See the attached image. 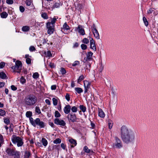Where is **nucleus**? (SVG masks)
<instances>
[{
  "mask_svg": "<svg viewBox=\"0 0 158 158\" xmlns=\"http://www.w3.org/2000/svg\"><path fill=\"white\" fill-rule=\"evenodd\" d=\"M121 137L124 143L127 144L133 143L135 139L136 133L125 125L120 129Z\"/></svg>",
  "mask_w": 158,
  "mask_h": 158,
  "instance_id": "obj_1",
  "label": "nucleus"
},
{
  "mask_svg": "<svg viewBox=\"0 0 158 158\" xmlns=\"http://www.w3.org/2000/svg\"><path fill=\"white\" fill-rule=\"evenodd\" d=\"M37 100V97L32 94L27 96L24 99L25 105L27 106H31L35 105Z\"/></svg>",
  "mask_w": 158,
  "mask_h": 158,
  "instance_id": "obj_2",
  "label": "nucleus"
},
{
  "mask_svg": "<svg viewBox=\"0 0 158 158\" xmlns=\"http://www.w3.org/2000/svg\"><path fill=\"white\" fill-rule=\"evenodd\" d=\"M93 53L91 51L88 52L86 54V57H85L83 60V62L86 65L85 69H88L89 68L91 67V61L93 60L92 55Z\"/></svg>",
  "mask_w": 158,
  "mask_h": 158,
  "instance_id": "obj_3",
  "label": "nucleus"
},
{
  "mask_svg": "<svg viewBox=\"0 0 158 158\" xmlns=\"http://www.w3.org/2000/svg\"><path fill=\"white\" fill-rule=\"evenodd\" d=\"M12 141L14 144L17 143V146L18 147L22 146L24 143L22 138L15 136H13V138L12 139Z\"/></svg>",
  "mask_w": 158,
  "mask_h": 158,
  "instance_id": "obj_4",
  "label": "nucleus"
},
{
  "mask_svg": "<svg viewBox=\"0 0 158 158\" xmlns=\"http://www.w3.org/2000/svg\"><path fill=\"white\" fill-rule=\"evenodd\" d=\"M115 141L113 147L117 149H120L123 148V143L121 140L117 137H114Z\"/></svg>",
  "mask_w": 158,
  "mask_h": 158,
  "instance_id": "obj_5",
  "label": "nucleus"
},
{
  "mask_svg": "<svg viewBox=\"0 0 158 158\" xmlns=\"http://www.w3.org/2000/svg\"><path fill=\"white\" fill-rule=\"evenodd\" d=\"M22 63L19 60H17L15 63V66L12 67L11 69L13 70L14 72L18 69H21L22 67Z\"/></svg>",
  "mask_w": 158,
  "mask_h": 158,
  "instance_id": "obj_6",
  "label": "nucleus"
},
{
  "mask_svg": "<svg viewBox=\"0 0 158 158\" xmlns=\"http://www.w3.org/2000/svg\"><path fill=\"white\" fill-rule=\"evenodd\" d=\"M67 118L69 122H77V120L78 119L77 118L76 115L72 113L69 114L68 115Z\"/></svg>",
  "mask_w": 158,
  "mask_h": 158,
  "instance_id": "obj_7",
  "label": "nucleus"
},
{
  "mask_svg": "<svg viewBox=\"0 0 158 158\" xmlns=\"http://www.w3.org/2000/svg\"><path fill=\"white\" fill-rule=\"evenodd\" d=\"M92 30L95 38L98 40L100 39V36L98 32L96 29V26L94 24H93L91 27Z\"/></svg>",
  "mask_w": 158,
  "mask_h": 158,
  "instance_id": "obj_8",
  "label": "nucleus"
},
{
  "mask_svg": "<svg viewBox=\"0 0 158 158\" xmlns=\"http://www.w3.org/2000/svg\"><path fill=\"white\" fill-rule=\"evenodd\" d=\"M91 83L87 80L84 81V86L85 88L84 93H86L87 92L88 89L90 88Z\"/></svg>",
  "mask_w": 158,
  "mask_h": 158,
  "instance_id": "obj_9",
  "label": "nucleus"
},
{
  "mask_svg": "<svg viewBox=\"0 0 158 158\" xmlns=\"http://www.w3.org/2000/svg\"><path fill=\"white\" fill-rule=\"evenodd\" d=\"M54 123L61 126H64L65 124V122L63 120L60 119L58 118H56L55 119L54 121Z\"/></svg>",
  "mask_w": 158,
  "mask_h": 158,
  "instance_id": "obj_10",
  "label": "nucleus"
},
{
  "mask_svg": "<svg viewBox=\"0 0 158 158\" xmlns=\"http://www.w3.org/2000/svg\"><path fill=\"white\" fill-rule=\"evenodd\" d=\"M75 30L77 31L81 35H83L85 34L84 29L81 25H79L78 27L76 28Z\"/></svg>",
  "mask_w": 158,
  "mask_h": 158,
  "instance_id": "obj_11",
  "label": "nucleus"
},
{
  "mask_svg": "<svg viewBox=\"0 0 158 158\" xmlns=\"http://www.w3.org/2000/svg\"><path fill=\"white\" fill-rule=\"evenodd\" d=\"M90 48L95 51L96 50V47L94 41L92 38H91V39H90Z\"/></svg>",
  "mask_w": 158,
  "mask_h": 158,
  "instance_id": "obj_12",
  "label": "nucleus"
},
{
  "mask_svg": "<svg viewBox=\"0 0 158 158\" xmlns=\"http://www.w3.org/2000/svg\"><path fill=\"white\" fill-rule=\"evenodd\" d=\"M16 151L15 149L8 148L6 149V152L9 156H13Z\"/></svg>",
  "mask_w": 158,
  "mask_h": 158,
  "instance_id": "obj_13",
  "label": "nucleus"
},
{
  "mask_svg": "<svg viewBox=\"0 0 158 158\" xmlns=\"http://www.w3.org/2000/svg\"><path fill=\"white\" fill-rule=\"evenodd\" d=\"M39 119V118H37L35 119L34 120L33 118H30V123L34 127H35L37 125Z\"/></svg>",
  "mask_w": 158,
  "mask_h": 158,
  "instance_id": "obj_14",
  "label": "nucleus"
},
{
  "mask_svg": "<svg viewBox=\"0 0 158 158\" xmlns=\"http://www.w3.org/2000/svg\"><path fill=\"white\" fill-rule=\"evenodd\" d=\"M98 115L100 117L102 118H104L105 116V114L102 110L99 108H98Z\"/></svg>",
  "mask_w": 158,
  "mask_h": 158,
  "instance_id": "obj_15",
  "label": "nucleus"
},
{
  "mask_svg": "<svg viewBox=\"0 0 158 158\" xmlns=\"http://www.w3.org/2000/svg\"><path fill=\"white\" fill-rule=\"evenodd\" d=\"M71 106L69 105L66 106L64 108V112L65 114H68L70 111Z\"/></svg>",
  "mask_w": 158,
  "mask_h": 158,
  "instance_id": "obj_16",
  "label": "nucleus"
},
{
  "mask_svg": "<svg viewBox=\"0 0 158 158\" xmlns=\"http://www.w3.org/2000/svg\"><path fill=\"white\" fill-rule=\"evenodd\" d=\"M37 126H39L40 128H44L45 126L44 122L41 121L40 118L39 119L38 122Z\"/></svg>",
  "mask_w": 158,
  "mask_h": 158,
  "instance_id": "obj_17",
  "label": "nucleus"
},
{
  "mask_svg": "<svg viewBox=\"0 0 158 158\" xmlns=\"http://www.w3.org/2000/svg\"><path fill=\"white\" fill-rule=\"evenodd\" d=\"M83 150L85 152L87 153H94L93 151L92 150L89 149L86 146H85L84 147Z\"/></svg>",
  "mask_w": 158,
  "mask_h": 158,
  "instance_id": "obj_18",
  "label": "nucleus"
},
{
  "mask_svg": "<svg viewBox=\"0 0 158 158\" xmlns=\"http://www.w3.org/2000/svg\"><path fill=\"white\" fill-rule=\"evenodd\" d=\"M69 142L72 144L71 147H73L76 145L77 143L76 140L73 139H71L69 140Z\"/></svg>",
  "mask_w": 158,
  "mask_h": 158,
  "instance_id": "obj_19",
  "label": "nucleus"
},
{
  "mask_svg": "<svg viewBox=\"0 0 158 158\" xmlns=\"http://www.w3.org/2000/svg\"><path fill=\"white\" fill-rule=\"evenodd\" d=\"M70 28V27L67 25V23L65 22L63 24L62 27L61 28V30L67 31L69 30Z\"/></svg>",
  "mask_w": 158,
  "mask_h": 158,
  "instance_id": "obj_20",
  "label": "nucleus"
},
{
  "mask_svg": "<svg viewBox=\"0 0 158 158\" xmlns=\"http://www.w3.org/2000/svg\"><path fill=\"white\" fill-rule=\"evenodd\" d=\"M20 152L16 150L12 156H14V158H20Z\"/></svg>",
  "mask_w": 158,
  "mask_h": 158,
  "instance_id": "obj_21",
  "label": "nucleus"
},
{
  "mask_svg": "<svg viewBox=\"0 0 158 158\" xmlns=\"http://www.w3.org/2000/svg\"><path fill=\"white\" fill-rule=\"evenodd\" d=\"M62 5V3L61 2H56L52 6V8H58L60 6Z\"/></svg>",
  "mask_w": 158,
  "mask_h": 158,
  "instance_id": "obj_22",
  "label": "nucleus"
},
{
  "mask_svg": "<svg viewBox=\"0 0 158 158\" xmlns=\"http://www.w3.org/2000/svg\"><path fill=\"white\" fill-rule=\"evenodd\" d=\"M46 27L47 28H54L55 25L52 24L50 22H48L46 23Z\"/></svg>",
  "mask_w": 158,
  "mask_h": 158,
  "instance_id": "obj_23",
  "label": "nucleus"
},
{
  "mask_svg": "<svg viewBox=\"0 0 158 158\" xmlns=\"http://www.w3.org/2000/svg\"><path fill=\"white\" fill-rule=\"evenodd\" d=\"M1 17L2 18H6L8 16V14L6 12H3L0 14Z\"/></svg>",
  "mask_w": 158,
  "mask_h": 158,
  "instance_id": "obj_24",
  "label": "nucleus"
},
{
  "mask_svg": "<svg viewBox=\"0 0 158 158\" xmlns=\"http://www.w3.org/2000/svg\"><path fill=\"white\" fill-rule=\"evenodd\" d=\"M32 112L31 111H27L26 114V115L27 117L29 118L30 121V118H32L31 117L32 116Z\"/></svg>",
  "mask_w": 158,
  "mask_h": 158,
  "instance_id": "obj_25",
  "label": "nucleus"
},
{
  "mask_svg": "<svg viewBox=\"0 0 158 158\" xmlns=\"http://www.w3.org/2000/svg\"><path fill=\"white\" fill-rule=\"evenodd\" d=\"M41 16L44 19H48V15L46 13L42 12L41 14Z\"/></svg>",
  "mask_w": 158,
  "mask_h": 158,
  "instance_id": "obj_26",
  "label": "nucleus"
},
{
  "mask_svg": "<svg viewBox=\"0 0 158 158\" xmlns=\"http://www.w3.org/2000/svg\"><path fill=\"white\" fill-rule=\"evenodd\" d=\"M22 30L23 31L27 32L29 30L30 27L28 26H24L22 27Z\"/></svg>",
  "mask_w": 158,
  "mask_h": 158,
  "instance_id": "obj_27",
  "label": "nucleus"
},
{
  "mask_svg": "<svg viewBox=\"0 0 158 158\" xmlns=\"http://www.w3.org/2000/svg\"><path fill=\"white\" fill-rule=\"evenodd\" d=\"M75 90L78 94H80L83 92V89L81 88H75Z\"/></svg>",
  "mask_w": 158,
  "mask_h": 158,
  "instance_id": "obj_28",
  "label": "nucleus"
},
{
  "mask_svg": "<svg viewBox=\"0 0 158 158\" xmlns=\"http://www.w3.org/2000/svg\"><path fill=\"white\" fill-rule=\"evenodd\" d=\"M42 142L44 146H46L48 144L47 140L44 138H43L42 139Z\"/></svg>",
  "mask_w": 158,
  "mask_h": 158,
  "instance_id": "obj_29",
  "label": "nucleus"
},
{
  "mask_svg": "<svg viewBox=\"0 0 158 158\" xmlns=\"http://www.w3.org/2000/svg\"><path fill=\"white\" fill-rule=\"evenodd\" d=\"M31 155L30 152L29 151H26L24 155V158H29Z\"/></svg>",
  "mask_w": 158,
  "mask_h": 158,
  "instance_id": "obj_30",
  "label": "nucleus"
},
{
  "mask_svg": "<svg viewBox=\"0 0 158 158\" xmlns=\"http://www.w3.org/2000/svg\"><path fill=\"white\" fill-rule=\"evenodd\" d=\"M47 28L48 29L47 31L49 35L52 34L54 31V28Z\"/></svg>",
  "mask_w": 158,
  "mask_h": 158,
  "instance_id": "obj_31",
  "label": "nucleus"
},
{
  "mask_svg": "<svg viewBox=\"0 0 158 158\" xmlns=\"http://www.w3.org/2000/svg\"><path fill=\"white\" fill-rule=\"evenodd\" d=\"M80 109L83 112H85L86 110V107L83 105H81L79 106Z\"/></svg>",
  "mask_w": 158,
  "mask_h": 158,
  "instance_id": "obj_32",
  "label": "nucleus"
},
{
  "mask_svg": "<svg viewBox=\"0 0 158 158\" xmlns=\"http://www.w3.org/2000/svg\"><path fill=\"white\" fill-rule=\"evenodd\" d=\"M6 77V75L5 73L3 72L0 73V77L2 79H4Z\"/></svg>",
  "mask_w": 158,
  "mask_h": 158,
  "instance_id": "obj_33",
  "label": "nucleus"
},
{
  "mask_svg": "<svg viewBox=\"0 0 158 158\" xmlns=\"http://www.w3.org/2000/svg\"><path fill=\"white\" fill-rule=\"evenodd\" d=\"M154 12H155V9L154 8H150L147 11V14L149 15Z\"/></svg>",
  "mask_w": 158,
  "mask_h": 158,
  "instance_id": "obj_34",
  "label": "nucleus"
},
{
  "mask_svg": "<svg viewBox=\"0 0 158 158\" xmlns=\"http://www.w3.org/2000/svg\"><path fill=\"white\" fill-rule=\"evenodd\" d=\"M35 112L38 114H40L41 113V110L39 106H36L35 107Z\"/></svg>",
  "mask_w": 158,
  "mask_h": 158,
  "instance_id": "obj_35",
  "label": "nucleus"
},
{
  "mask_svg": "<svg viewBox=\"0 0 158 158\" xmlns=\"http://www.w3.org/2000/svg\"><path fill=\"white\" fill-rule=\"evenodd\" d=\"M143 19L145 26L147 27L148 25V23L147 19L145 17H143Z\"/></svg>",
  "mask_w": 158,
  "mask_h": 158,
  "instance_id": "obj_36",
  "label": "nucleus"
},
{
  "mask_svg": "<svg viewBox=\"0 0 158 158\" xmlns=\"http://www.w3.org/2000/svg\"><path fill=\"white\" fill-rule=\"evenodd\" d=\"M85 78V77L83 75H81L80 76L78 79L77 80V83H79L80 82H81L82 80H83Z\"/></svg>",
  "mask_w": 158,
  "mask_h": 158,
  "instance_id": "obj_37",
  "label": "nucleus"
},
{
  "mask_svg": "<svg viewBox=\"0 0 158 158\" xmlns=\"http://www.w3.org/2000/svg\"><path fill=\"white\" fill-rule=\"evenodd\" d=\"M52 100L53 105L55 106H56L57 104L58 103L57 100L55 98H52Z\"/></svg>",
  "mask_w": 158,
  "mask_h": 158,
  "instance_id": "obj_38",
  "label": "nucleus"
},
{
  "mask_svg": "<svg viewBox=\"0 0 158 158\" xmlns=\"http://www.w3.org/2000/svg\"><path fill=\"white\" fill-rule=\"evenodd\" d=\"M4 122L7 125H8L10 123V120L8 118H4Z\"/></svg>",
  "mask_w": 158,
  "mask_h": 158,
  "instance_id": "obj_39",
  "label": "nucleus"
},
{
  "mask_svg": "<svg viewBox=\"0 0 158 158\" xmlns=\"http://www.w3.org/2000/svg\"><path fill=\"white\" fill-rule=\"evenodd\" d=\"M113 125V123L112 121H109L108 126L109 128L110 129H111L112 128Z\"/></svg>",
  "mask_w": 158,
  "mask_h": 158,
  "instance_id": "obj_40",
  "label": "nucleus"
},
{
  "mask_svg": "<svg viewBox=\"0 0 158 158\" xmlns=\"http://www.w3.org/2000/svg\"><path fill=\"white\" fill-rule=\"evenodd\" d=\"M39 76V74L37 72H36V73H34L33 74V76H32L33 77L34 79L37 78H38Z\"/></svg>",
  "mask_w": 158,
  "mask_h": 158,
  "instance_id": "obj_41",
  "label": "nucleus"
},
{
  "mask_svg": "<svg viewBox=\"0 0 158 158\" xmlns=\"http://www.w3.org/2000/svg\"><path fill=\"white\" fill-rule=\"evenodd\" d=\"M82 42L84 44H88L89 43V41L88 39L85 38L82 40Z\"/></svg>",
  "mask_w": 158,
  "mask_h": 158,
  "instance_id": "obj_42",
  "label": "nucleus"
},
{
  "mask_svg": "<svg viewBox=\"0 0 158 158\" xmlns=\"http://www.w3.org/2000/svg\"><path fill=\"white\" fill-rule=\"evenodd\" d=\"M80 64V62L78 61H75L72 64V66L73 67H76L77 65H79Z\"/></svg>",
  "mask_w": 158,
  "mask_h": 158,
  "instance_id": "obj_43",
  "label": "nucleus"
},
{
  "mask_svg": "<svg viewBox=\"0 0 158 158\" xmlns=\"http://www.w3.org/2000/svg\"><path fill=\"white\" fill-rule=\"evenodd\" d=\"M56 20L57 19L55 17H54L52 19L51 22H50V23H52V24L53 25H55V23H56Z\"/></svg>",
  "mask_w": 158,
  "mask_h": 158,
  "instance_id": "obj_44",
  "label": "nucleus"
},
{
  "mask_svg": "<svg viewBox=\"0 0 158 158\" xmlns=\"http://www.w3.org/2000/svg\"><path fill=\"white\" fill-rule=\"evenodd\" d=\"M6 114V112L2 109H0V116H4Z\"/></svg>",
  "mask_w": 158,
  "mask_h": 158,
  "instance_id": "obj_45",
  "label": "nucleus"
},
{
  "mask_svg": "<svg viewBox=\"0 0 158 158\" xmlns=\"http://www.w3.org/2000/svg\"><path fill=\"white\" fill-rule=\"evenodd\" d=\"M61 142V140L59 138H57L53 141V143L56 144L60 143Z\"/></svg>",
  "mask_w": 158,
  "mask_h": 158,
  "instance_id": "obj_46",
  "label": "nucleus"
},
{
  "mask_svg": "<svg viewBox=\"0 0 158 158\" xmlns=\"http://www.w3.org/2000/svg\"><path fill=\"white\" fill-rule=\"evenodd\" d=\"M20 81L21 83L23 84L26 82V79L23 77V76H22L20 79Z\"/></svg>",
  "mask_w": 158,
  "mask_h": 158,
  "instance_id": "obj_47",
  "label": "nucleus"
},
{
  "mask_svg": "<svg viewBox=\"0 0 158 158\" xmlns=\"http://www.w3.org/2000/svg\"><path fill=\"white\" fill-rule=\"evenodd\" d=\"M61 116L60 114L58 111H56L55 113V116L56 118L60 117Z\"/></svg>",
  "mask_w": 158,
  "mask_h": 158,
  "instance_id": "obj_48",
  "label": "nucleus"
},
{
  "mask_svg": "<svg viewBox=\"0 0 158 158\" xmlns=\"http://www.w3.org/2000/svg\"><path fill=\"white\" fill-rule=\"evenodd\" d=\"M71 109L72 112L75 113L77 112V108L76 106H73L72 107Z\"/></svg>",
  "mask_w": 158,
  "mask_h": 158,
  "instance_id": "obj_49",
  "label": "nucleus"
},
{
  "mask_svg": "<svg viewBox=\"0 0 158 158\" xmlns=\"http://www.w3.org/2000/svg\"><path fill=\"white\" fill-rule=\"evenodd\" d=\"M60 72L62 75L65 74L66 72L65 69L63 68H61L60 70Z\"/></svg>",
  "mask_w": 158,
  "mask_h": 158,
  "instance_id": "obj_50",
  "label": "nucleus"
},
{
  "mask_svg": "<svg viewBox=\"0 0 158 158\" xmlns=\"http://www.w3.org/2000/svg\"><path fill=\"white\" fill-rule=\"evenodd\" d=\"M81 49L83 50H85L87 48V45L84 44H81Z\"/></svg>",
  "mask_w": 158,
  "mask_h": 158,
  "instance_id": "obj_51",
  "label": "nucleus"
},
{
  "mask_svg": "<svg viewBox=\"0 0 158 158\" xmlns=\"http://www.w3.org/2000/svg\"><path fill=\"white\" fill-rule=\"evenodd\" d=\"M60 148V145H53V149H57V150H59Z\"/></svg>",
  "mask_w": 158,
  "mask_h": 158,
  "instance_id": "obj_52",
  "label": "nucleus"
},
{
  "mask_svg": "<svg viewBox=\"0 0 158 158\" xmlns=\"http://www.w3.org/2000/svg\"><path fill=\"white\" fill-rule=\"evenodd\" d=\"M29 50L31 52H33L35 51L36 49L34 46H31L29 47Z\"/></svg>",
  "mask_w": 158,
  "mask_h": 158,
  "instance_id": "obj_53",
  "label": "nucleus"
},
{
  "mask_svg": "<svg viewBox=\"0 0 158 158\" xmlns=\"http://www.w3.org/2000/svg\"><path fill=\"white\" fill-rule=\"evenodd\" d=\"M65 97L67 101H69L70 100V95L69 94L67 93L66 94Z\"/></svg>",
  "mask_w": 158,
  "mask_h": 158,
  "instance_id": "obj_54",
  "label": "nucleus"
},
{
  "mask_svg": "<svg viewBox=\"0 0 158 158\" xmlns=\"http://www.w3.org/2000/svg\"><path fill=\"white\" fill-rule=\"evenodd\" d=\"M26 63L28 64H31V59L29 58H27L26 59Z\"/></svg>",
  "mask_w": 158,
  "mask_h": 158,
  "instance_id": "obj_55",
  "label": "nucleus"
},
{
  "mask_svg": "<svg viewBox=\"0 0 158 158\" xmlns=\"http://www.w3.org/2000/svg\"><path fill=\"white\" fill-rule=\"evenodd\" d=\"M19 10L21 12L23 13L24 12L25 9L23 6H19Z\"/></svg>",
  "mask_w": 158,
  "mask_h": 158,
  "instance_id": "obj_56",
  "label": "nucleus"
},
{
  "mask_svg": "<svg viewBox=\"0 0 158 158\" xmlns=\"http://www.w3.org/2000/svg\"><path fill=\"white\" fill-rule=\"evenodd\" d=\"M13 0H6V2L9 4H12L13 3Z\"/></svg>",
  "mask_w": 158,
  "mask_h": 158,
  "instance_id": "obj_57",
  "label": "nucleus"
},
{
  "mask_svg": "<svg viewBox=\"0 0 158 158\" xmlns=\"http://www.w3.org/2000/svg\"><path fill=\"white\" fill-rule=\"evenodd\" d=\"M5 63L3 62H1L0 63V69H2L5 66Z\"/></svg>",
  "mask_w": 158,
  "mask_h": 158,
  "instance_id": "obj_58",
  "label": "nucleus"
},
{
  "mask_svg": "<svg viewBox=\"0 0 158 158\" xmlns=\"http://www.w3.org/2000/svg\"><path fill=\"white\" fill-rule=\"evenodd\" d=\"M89 120H90V124H91V127H92V129H94L95 128V125L94 123H93L92 122V121H91L90 119H89Z\"/></svg>",
  "mask_w": 158,
  "mask_h": 158,
  "instance_id": "obj_59",
  "label": "nucleus"
},
{
  "mask_svg": "<svg viewBox=\"0 0 158 158\" xmlns=\"http://www.w3.org/2000/svg\"><path fill=\"white\" fill-rule=\"evenodd\" d=\"M26 3L27 6H30L31 4V2L29 0H27L26 1Z\"/></svg>",
  "mask_w": 158,
  "mask_h": 158,
  "instance_id": "obj_60",
  "label": "nucleus"
},
{
  "mask_svg": "<svg viewBox=\"0 0 158 158\" xmlns=\"http://www.w3.org/2000/svg\"><path fill=\"white\" fill-rule=\"evenodd\" d=\"M47 55L49 57L52 56V54L50 51H47Z\"/></svg>",
  "mask_w": 158,
  "mask_h": 158,
  "instance_id": "obj_61",
  "label": "nucleus"
},
{
  "mask_svg": "<svg viewBox=\"0 0 158 158\" xmlns=\"http://www.w3.org/2000/svg\"><path fill=\"white\" fill-rule=\"evenodd\" d=\"M11 89L13 90H16L17 89V88L14 85H12L10 86Z\"/></svg>",
  "mask_w": 158,
  "mask_h": 158,
  "instance_id": "obj_62",
  "label": "nucleus"
},
{
  "mask_svg": "<svg viewBox=\"0 0 158 158\" xmlns=\"http://www.w3.org/2000/svg\"><path fill=\"white\" fill-rule=\"evenodd\" d=\"M56 85H53L51 86V89L52 90H54L56 89Z\"/></svg>",
  "mask_w": 158,
  "mask_h": 158,
  "instance_id": "obj_63",
  "label": "nucleus"
},
{
  "mask_svg": "<svg viewBox=\"0 0 158 158\" xmlns=\"http://www.w3.org/2000/svg\"><path fill=\"white\" fill-rule=\"evenodd\" d=\"M61 147L64 150L65 149V148L66 147V145L64 143H62L61 144Z\"/></svg>",
  "mask_w": 158,
  "mask_h": 158,
  "instance_id": "obj_64",
  "label": "nucleus"
}]
</instances>
